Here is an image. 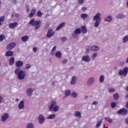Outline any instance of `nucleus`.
I'll return each mask as SVG.
<instances>
[{
	"mask_svg": "<svg viewBox=\"0 0 128 128\" xmlns=\"http://www.w3.org/2000/svg\"><path fill=\"white\" fill-rule=\"evenodd\" d=\"M30 26H34V30H38L42 26V21L40 20H35L34 18H32L28 22Z\"/></svg>",
	"mask_w": 128,
	"mask_h": 128,
	"instance_id": "obj_1",
	"label": "nucleus"
},
{
	"mask_svg": "<svg viewBox=\"0 0 128 128\" xmlns=\"http://www.w3.org/2000/svg\"><path fill=\"white\" fill-rule=\"evenodd\" d=\"M20 68H17L14 70V74L17 76V78L18 80H24V78H26V72L22 70H20Z\"/></svg>",
	"mask_w": 128,
	"mask_h": 128,
	"instance_id": "obj_2",
	"label": "nucleus"
},
{
	"mask_svg": "<svg viewBox=\"0 0 128 128\" xmlns=\"http://www.w3.org/2000/svg\"><path fill=\"white\" fill-rule=\"evenodd\" d=\"M56 104V101H52L50 105L48 106L49 112H58L60 110V107Z\"/></svg>",
	"mask_w": 128,
	"mask_h": 128,
	"instance_id": "obj_3",
	"label": "nucleus"
},
{
	"mask_svg": "<svg viewBox=\"0 0 128 128\" xmlns=\"http://www.w3.org/2000/svg\"><path fill=\"white\" fill-rule=\"evenodd\" d=\"M93 20H96L94 23L95 28H98V26H100V22L101 18H100V14L98 13L94 17Z\"/></svg>",
	"mask_w": 128,
	"mask_h": 128,
	"instance_id": "obj_4",
	"label": "nucleus"
},
{
	"mask_svg": "<svg viewBox=\"0 0 128 128\" xmlns=\"http://www.w3.org/2000/svg\"><path fill=\"white\" fill-rule=\"evenodd\" d=\"M128 73V68L125 67L123 70H120L118 71V74L120 76H126Z\"/></svg>",
	"mask_w": 128,
	"mask_h": 128,
	"instance_id": "obj_5",
	"label": "nucleus"
},
{
	"mask_svg": "<svg viewBox=\"0 0 128 128\" xmlns=\"http://www.w3.org/2000/svg\"><path fill=\"white\" fill-rule=\"evenodd\" d=\"M128 109H126L124 108H121L118 112V114H122V116H126V114H128Z\"/></svg>",
	"mask_w": 128,
	"mask_h": 128,
	"instance_id": "obj_6",
	"label": "nucleus"
},
{
	"mask_svg": "<svg viewBox=\"0 0 128 128\" xmlns=\"http://www.w3.org/2000/svg\"><path fill=\"white\" fill-rule=\"evenodd\" d=\"M54 36V31L52 28L49 29L46 34L47 38H52Z\"/></svg>",
	"mask_w": 128,
	"mask_h": 128,
	"instance_id": "obj_7",
	"label": "nucleus"
},
{
	"mask_svg": "<svg viewBox=\"0 0 128 128\" xmlns=\"http://www.w3.org/2000/svg\"><path fill=\"white\" fill-rule=\"evenodd\" d=\"M16 46V42H11L7 46H6V49L8 50H12V48H14Z\"/></svg>",
	"mask_w": 128,
	"mask_h": 128,
	"instance_id": "obj_8",
	"label": "nucleus"
},
{
	"mask_svg": "<svg viewBox=\"0 0 128 128\" xmlns=\"http://www.w3.org/2000/svg\"><path fill=\"white\" fill-rule=\"evenodd\" d=\"M82 62H90V57L88 55L82 56Z\"/></svg>",
	"mask_w": 128,
	"mask_h": 128,
	"instance_id": "obj_9",
	"label": "nucleus"
},
{
	"mask_svg": "<svg viewBox=\"0 0 128 128\" xmlns=\"http://www.w3.org/2000/svg\"><path fill=\"white\" fill-rule=\"evenodd\" d=\"M38 120L40 124H44V116L42 114H40L38 116Z\"/></svg>",
	"mask_w": 128,
	"mask_h": 128,
	"instance_id": "obj_10",
	"label": "nucleus"
},
{
	"mask_svg": "<svg viewBox=\"0 0 128 128\" xmlns=\"http://www.w3.org/2000/svg\"><path fill=\"white\" fill-rule=\"evenodd\" d=\"M77 80H78V77H76V76H72V80L70 81V84H72V86H74V84H76Z\"/></svg>",
	"mask_w": 128,
	"mask_h": 128,
	"instance_id": "obj_11",
	"label": "nucleus"
},
{
	"mask_svg": "<svg viewBox=\"0 0 128 128\" xmlns=\"http://www.w3.org/2000/svg\"><path fill=\"white\" fill-rule=\"evenodd\" d=\"M36 8H32L30 12V13L28 16L29 18H32L34 14H36Z\"/></svg>",
	"mask_w": 128,
	"mask_h": 128,
	"instance_id": "obj_12",
	"label": "nucleus"
},
{
	"mask_svg": "<svg viewBox=\"0 0 128 128\" xmlns=\"http://www.w3.org/2000/svg\"><path fill=\"white\" fill-rule=\"evenodd\" d=\"M18 22H14L12 23H10L9 24V28H16V26H18Z\"/></svg>",
	"mask_w": 128,
	"mask_h": 128,
	"instance_id": "obj_13",
	"label": "nucleus"
},
{
	"mask_svg": "<svg viewBox=\"0 0 128 128\" xmlns=\"http://www.w3.org/2000/svg\"><path fill=\"white\" fill-rule=\"evenodd\" d=\"M8 114L5 113L3 116H2V122H6L8 118Z\"/></svg>",
	"mask_w": 128,
	"mask_h": 128,
	"instance_id": "obj_14",
	"label": "nucleus"
},
{
	"mask_svg": "<svg viewBox=\"0 0 128 128\" xmlns=\"http://www.w3.org/2000/svg\"><path fill=\"white\" fill-rule=\"evenodd\" d=\"M16 68H20L24 66V62L22 61L18 60L16 62Z\"/></svg>",
	"mask_w": 128,
	"mask_h": 128,
	"instance_id": "obj_15",
	"label": "nucleus"
},
{
	"mask_svg": "<svg viewBox=\"0 0 128 128\" xmlns=\"http://www.w3.org/2000/svg\"><path fill=\"white\" fill-rule=\"evenodd\" d=\"M94 78L92 77L90 78L88 80L87 84L88 86H91V84H94Z\"/></svg>",
	"mask_w": 128,
	"mask_h": 128,
	"instance_id": "obj_16",
	"label": "nucleus"
},
{
	"mask_svg": "<svg viewBox=\"0 0 128 128\" xmlns=\"http://www.w3.org/2000/svg\"><path fill=\"white\" fill-rule=\"evenodd\" d=\"M24 108V100H22L18 104V108L19 110H22Z\"/></svg>",
	"mask_w": 128,
	"mask_h": 128,
	"instance_id": "obj_17",
	"label": "nucleus"
},
{
	"mask_svg": "<svg viewBox=\"0 0 128 128\" xmlns=\"http://www.w3.org/2000/svg\"><path fill=\"white\" fill-rule=\"evenodd\" d=\"M34 90L32 88H29L27 90L26 94L28 96H32V92Z\"/></svg>",
	"mask_w": 128,
	"mask_h": 128,
	"instance_id": "obj_18",
	"label": "nucleus"
},
{
	"mask_svg": "<svg viewBox=\"0 0 128 128\" xmlns=\"http://www.w3.org/2000/svg\"><path fill=\"white\" fill-rule=\"evenodd\" d=\"M74 116L78 118H82V114L78 111H76L74 112Z\"/></svg>",
	"mask_w": 128,
	"mask_h": 128,
	"instance_id": "obj_19",
	"label": "nucleus"
},
{
	"mask_svg": "<svg viewBox=\"0 0 128 128\" xmlns=\"http://www.w3.org/2000/svg\"><path fill=\"white\" fill-rule=\"evenodd\" d=\"M91 50L92 52H98V50H100V47H98V46H93L91 48Z\"/></svg>",
	"mask_w": 128,
	"mask_h": 128,
	"instance_id": "obj_20",
	"label": "nucleus"
},
{
	"mask_svg": "<svg viewBox=\"0 0 128 128\" xmlns=\"http://www.w3.org/2000/svg\"><path fill=\"white\" fill-rule=\"evenodd\" d=\"M66 26V22H62L56 28V30H60V28H64Z\"/></svg>",
	"mask_w": 128,
	"mask_h": 128,
	"instance_id": "obj_21",
	"label": "nucleus"
},
{
	"mask_svg": "<svg viewBox=\"0 0 128 128\" xmlns=\"http://www.w3.org/2000/svg\"><path fill=\"white\" fill-rule=\"evenodd\" d=\"M81 30L83 34H86L88 32V29H86V27L84 26H82L80 27Z\"/></svg>",
	"mask_w": 128,
	"mask_h": 128,
	"instance_id": "obj_22",
	"label": "nucleus"
},
{
	"mask_svg": "<svg viewBox=\"0 0 128 128\" xmlns=\"http://www.w3.org/2000/svg\"><path fill=\"white\" fill-rule=\"evenodd\" d=\"M14 56V52L8 50L5 54V56Z\"/></svg>",
	"mask_w": 128,
	"mask_h": 128,
	"instance_id": "obj_23",
	"label": "nucleus"
},
{
	"mask_svg": "<svg viewBox=\"0 0 128 128\" xmlns=\"http://www.w3.org/2000/svg\"><path fill=\"white\" fill-rule=\"evenodd\" d=\"M55 56L56 58H62V52L60 51H56L55 53Z\"/></svg>",
	"mask_w": 128,
	"mask_h": 128,
	"instance_id": "obj_24",
	"label": "nucleus"
},
{
	"mask_svg": "<svg viewBox=\"0 0 128 128\" xmlns=\"http://www.w3.org/2000/svg\"><path fill=\"white\" fill-rule=\"evenodd\" d=\"M14 58L11 57L9 60V64L10 66H14Z\"/></svg>",
	"mask_w": 128,
	"mask_h": 128,
	"instance_id": "obj_25",
	"label": "nucleus"
},
{
	"mask_svg": "<svg viewBox=\"0 0 128 128\" xmlns=\"http://www.w3.org/2000/svg\"><path fill=\"white\" fill-rule=\"evenodd\" d=\"M56 46H54L50 51V56H54V52H56Z\"/></svg>",
	"mask_w": 128,
	"mask_h": 128,
	"instance_id": "obj_26",
	"label": "nucleus"
},
{
	"mask_svg": "<svg viewBox=\"0 0 128 128\" xmlns=\"http://www.w3.org/2000/svg\"><path fill=\"white\" fill-rule=\"evenodd\" d=\"M113 98L114 100H118V98H120V95L118 94V93H115L113 95Z\"/></svg>",
	"mask_w": 128,
	"mask_h": 128,
	"instance_id": "obj_27",
	"label": "nucleus"
},
{
	"mask_svg": "<svg viewBox=\"0 0 128 128\" xmlns=\"http://www.w3.org/2000/svg\"><path fill=\"white\" fill-rule=\"evenodd\" d=\"M104 20V22H110V21L112 20V16H109L107 17H106Z\"/></svg>",
	"mask_w": 128,
	"mask_h": 128,
	"instance_id": "obj_28",
	"label": "nucleus"
},
{
	"mask_svg": "<svg viewBox=\"0 0 128 128\" xmlns=\"http://www.w3.org/2000/svg\"><path fill=\"white\" fill-rule=\"evenodd\" d=\"M4 20H6V17L4 16H2L0 18V26H2L4 24Z\"/></svg>",
	"mask_w": 128,
	"mask_h": 128,
	"instance_id": "obj_29",
	"label": "nucleus"
},
{
	"mask_svg": "<svg viewBox=\"0 0 128 128\" xmlns=\"http://www.w3.org/2000/svg\"><path fill=\"white\" fill-rule=\"evenodd\" d=\"M74 33L76 34H82V30H80V28H77L76 30H74Z\"/></svg>",
	"mask_w": 128,
	"mask_h": 128,
	"instance_id": "obj_30",
	"label": "nucleus"
},
{
	"mask_svg": "<svg viewBox=\"0 0 128 128\" xmlns=\"http://www.w3.org/2000/svg\"><path fill=\"white\" fill-rule=\"evenodd\" d=\"M124 14H118L116 16L117 18H118L119 20H122V18H124Z\"/></svg>",
	"mask_w": 128,
	"mask_h": 128,
	"instance_id": "obj_31",
	"label": "nucleus"
},
{
	"mask_svg": "<svg viewBox=\"0 0 128 128\" xmlns=\"http://www.w3.org/2000/svg\"><path fill=\"white\" fill-rule=\"evenodd\" d=\"M28 40V36H25L22 38V42H27Z\"/></svg>",
	"mask_w": 128,
	"mask_h": 128,
	"instance_id": "obj_32",
	"label": "nucleus"
},
{
	"mask_svg": "<svg viewBox=\"0 0 128 128\" xmlns=\"http://www.w3.org/2000/svg\"><path fill=\"white\" fill-rule=\"evenodd\" d=\"M56 118V114H52L51 115H50L47 117L48 120H54Z\"/></svg>",
	"mask_w": 128,
	"mask_h": 128,
	"instance_id": "obj_33",
	"label": "nucleus"
},
{
	"mask_svg": "<svg viewBox=\"0 0 128 128\" xmlns=\"http://www.w3.org/2000/svg\"><path fill=\"white\" fill-rule=\"evenodd\" d=\"M70 90H66L64 94L65 96H70Z\"/></svg>",
	"mask_w": 128,
	"mask_h": 128,
	"instance_id": "obj_34",
	"label": "nucleus"
},
{
	"mask_svg": "<svg viewBox=\"0 0 128 128\" xmlns=\"http://www.w3.org/2000/svg\"><path fill=\"white\" fill-rule=\"evenodd\" d=\"M105 120H106L107 122H109L110 124H112V119L110 118V117H106L104 118Z\"/></svg>",
	"mask_w": 128,
	"mask_h": 128,
	"instance_id": "obj_35",
	"label": "nucleus"
},
{
	"mask_svg": "<svg viewBox=\"0 0 128 128\" xmlns=\"http://www.w3.org/2000/svg\"><path fill=\"white\" fill-rule=\"evenodd\" d=\"M80 16L82 18V20H86V18H88V14H82L80 15Z\"/></svg>",
	"mask_w": 128,
	"mask_h": 128,
	"instance_id": "obj_36",
	"label": "nucleus"
},
{
	"mask_svg": "<svg viewBox=\"0 0 128 128\" xmlns=\"http://www.w3.org/2000/svg\"><path fill=\"white\" fill-rule=\"evenodd\" d=\"M36 14L38 18H42V16L43 14L42 12H40V10H39L36 12Z\"/></svg>",
	"mask_w": 128,
	"mask_h": 128,
	"instance_id": "obj_37",
	"label": "nucleus"
},
{
	"mask_svg": "<svg viewBox=\"0 0 128 128\" xmlns=\"http://www.w3.org/2000/svg\"><path fill=\"white\" fill-rule=\"evenodd\" d=\"M104 76L102 75L100 78V82H104Z\"/></svg>",
	"mask_w": 128,
	"mask_h": 128,
	"instance_id": "obj_38",
	"label": "nucleus"
},
{
	"mask_svg": "<svg viewBox=\"0 0 128 128\" xmlns=\"http://www.w3.org/2000/svg\"><path fill=\"white\" fill-rule=\"evenodd\" d=\"M128 42V35L125 36L123 38V42Z\"/></svg>",
	"mask_w": 128,
	"mask_h": 128,
	"instance_id": "obj_39",
	"label": "nucleus"
},
{
	"mask_svg": "<svg viewBox=\"0 0 128 128\" xmlns=\"http://www.w3.org/2000/svg\"><path fill=\"white\" fill-rule=\"evenodd\" d=\"M27 128H34V124L32 123H29L27 124Z\"/></svg>",
	"mask_w": 128,
	"mask_h": 128,
	"instance_id": "obj_40",
	"label": "nucleus"
},
{
	"mask_svg": "<svg viewBox=\"0 0 128 128\" xmlns=\"http://www.w3.org/2000/svg\"><path fill=\"white\" fill-rule=\"evenodd\" d=\"M6 38V36L4 34H0V42H2Z\"/></svg>",
	"mask_w": 128,
	"mask_h": 128,
	"instance_id": "obj_41",
	"label": "nucleus"
},
{
	"mask_svg": "<svg viewBox=\"0 0 128 128\" xmlns=\"http://www.w3.org/2000/svg\"><path fill=\"white\" fill-rule=\"evenodd\" d=\"M116 106V102H112L111 103V108H114Z\"/></svg>",
	"mask_w": 128,
	"mask_h": 128,
	"instance_id": "obj_42",
	"label": "nucleus"
},
{
	"mask_svg": "<svg viewBox=\"0 0 128 128\" xmlns=\"http://www.w3.org/2000/svg\"><path fill=\"white\" fill-rule=\"evenodd\" d=\"M26 70H30V68H32V65L30 64H26Z\"/></svg>",
	"mask_w": 128,
	"mask_h": 128,
	"instance_id": "obj_43",
	"label": "nucleus"
},
{
	"mask_svg": "<svg viewBox=\"0 0 128 128\" xmlns=\"http://www.w3.org/2000/svg\"><path fill=\"white\" fill-rule=\"evenodd\" d=\"M72 98H76V96H78V94H76V92H73L72 94Z\"/></svg>",
	"mask_w": 128,
	"mask_h": 128,
	"instance_id": "obj_44",
	"label": "nucleus"
},
{
	"mask_svg": "<svg viewBox=\"0 0 128 128\" xmlns=\"http://www.w3.org/2000/svg\"><path fill=\"white\" fill-rule=\"evenodd\" d=\"M102 121H98L96 124V128H100V125L102 124Z\"/></svg>",
	"mask_w": 128,
	"mask_h": 128,
	"instance_id": "obj_45",
	"label": "nucleus"
},
{
	"mask_svg": "<svg viewBox=\"0 0 128 128\" xmlns=\"http://www.w3.org/2000/svg\"><path fill=\"white\" fill-rule=\"evenodd\" d=\"M60 40L63 42H66V40H68L66 37H62Z\"/></svg>",
	"mask_w": 128,
	"mask_h": 128,
	"instance_id": "obj_46",
	"label": "nucleus"
},
{
	"mask_svg": "<svg viewBox=\"0 0 128 128\" xmlns=\"http://www.w3.org/2000/svg\"><path fill=\"white\" fill-rule=\"evenodd\" d=\"M108 91L110 92H116V90H114V88H109L108 89Z\"/></svg>",
	"mask_w": 128,
	"mask_h": 128,
	"instance_id": "obj_47",
	"label": "nucleus"
},
{
	"mask_svg": "<svg viewBox=\"0 0 128 128\" xmlns=\"http://www.w3.org/2000/svg\"><path fill=\"white\" fill-rule=\"evenodd\" d=\"M67 62H68V59H64L62 61V64H66Z\"/></svg>",
	"mask_w": 128,
	"mask_h": 128,
	"instance_id": "obj_48",
	"label": "nucleus"
},
{
	"mask_svg": "<svg viewBox=\"0 0 128 128\" xmlns=\"http://www.w3.org/2000/svg\"><path fill=\"white\" fill-rule=\"evenodd\" d=\"M26 12H30V6L28 5L26 6Z\"/></svg>",
	"mask_w": 128,
	"mask_h": 128,
	"instance_id": "obj_49",
	"label": "nucleus"
},
{
	"mask_svg": "<svg viewBox=\"0 0 128 128\" xmlns=\"http://www.w3.org/2000/svg\"><path fill=\"white\" fill-rule=\"evenodd\" d=\"M84 2V0H78V3L80 4H82Z\"/></svg>",
	"mask_w": 128,
	"mask_h": 128,
	"instance_id": "obj_50",
	"label": "nucleus"
},
{
	"mask_svg": "<svg viewBox=\"0 0 128 128\" xmlns=\"http://www.w3.org/2000/svg\"><path fill=\"white\" fill-rule=\"evenodd\" d=\"M124 64H125L124 61H122V62H120V66H124Z\"/></svg>",
	"mask_w": 128,
	"mask_h": 128,
	"instance_id": "obj_51",
	"label": "nucleus"
},
{
	"mask_svg": "<svg viewBox=\"0 0 128 128\" xmlns=\"http://www.w3.org/2000/svg\"><path fill=\"white\" fill-rule=\"evenodd\" d=\"M96 58V54L94 53L92 54V58Z\"/></svg>",
	"mask_w": 128,
	"mask_h": 128,
	"instance_id": "obj_52",
	"label": "nucleus"
},
{
	"mask_svg": "<svg viewBox=\"0 0 128 128\" xmlns=\"http://www.w3.org/2000/svg\"><path fill=\"white\" fill-rule=\"evenodd\" d=\"M36 50H38V48H36V47H34L33 52H36Z\"/></svg>",
	"mask_w": 128,
	"mask_h": 128,
	"instance_id": "obj_53",
	"label": "nucleus"
},
{
	"mask_svg": "<svg viewBox=\"0 0 128 128\" xmlns=\"http://www.w3.org/2000/svg\"><path fill=\"white\" fill-rule=\"evenodd\" d=\"M82 10H83V12H86V10L87 8L86 7H82Z\"/></svg>",
	"mask_w": 128,
	"mask_h": 128,
	"instance_id": "obj_54",
	"label": "nucleus"
},
{
	"mask_svg": "<svg viewBox=\"0 0 128 128\" xmlns=\"http://www.w3.org/2000/svg\"><path fill=\"white\" fill-rule=\"evenodd\" d=\"M86 54H88L90 52V49L86 48Z\"/></svg>",
	"mask_w": 128,
	"mask_h": 128,
	"instance_id": "obj_55",
	"label": "nucleus"
},
{
	"mask_svg": "<svg viewBox=\"0 0 128 128\" xmlns=\"http://www.w3.org/2000/svg\"><path fill=\"white\" fill-rule=\"evenodd\" d=\"M92 104H94V105L98 104V102L94 101L92 102Z\"/></svg>",
	"mask_w": 128,
	"mask_h": 128,
	"instance_id": "obj_56",
	"label": "nucleus"
},
{
	"mask_svg": "<svg viewBox=\"0 0 128 128\" xmlns=\"http://www.w3.org/2000/svg\"><path fill=\"white\" fill-rule=\"evenodd\" d=\"M2 98L0 96V104H2Z\"/></svg>",
	"mask_w": 128,
	"mask_h": 128,
	"instance_id": "obj_57",
	"label": "nucleus"
},
{
	"mask_svg": "<svg viewBox=\"0 0 128 128\" xmlns=\"http://www.w3.org/2000/svg\"><path fill=\"white\" fill-rule=\"evenodd\" d=\"M126 98H128V92H127L125 96Z\"/></svg>",
	"mask_w": 128,
	"mask_h": 128,
	"instance_id": "obj_58",
	"label": "nucleus"
},
{
	"mask_svg": "<svg viewBox=\"0 0 128 128\" xmlns=\"http://www.w3.org/2000/svg\"><path fill=\"white\" fill-rule=\"evenodd\" d=\"M126 106L127 108H128V102L126 103Z\"/></svg>",
	"mask_w": 128,
	"mask_h": 128,
	"instance_id": "obj_59",
	"label": "nucleus"
},
{
	"mask_svg": "<svg viewBox=\"0 0 128 128\" xmlns=\"http://www.w3.org/2000/svg\"><path fill=\"white\" fill-rule=\"evenodd\" d=\"M126 92H128V86H126Z\"/></svg>",
	"mask_w": 128,
	"mask_h": 128,
	"instance_id": "obj_60",
	"label": "nucleus"
},
{
	"mask_svg": "<svg viewBox=\"0 0 128 128\" xmlns=\"http://www.w3.org/2000/svg\"><path fill=\"white\" fill-rule=\"evenodd\" d=\"M55 82L54 81H53L52 82V86H54V84H55Z\"/></svg>",
	"mask_w": 128,
	"mask_h": 128,
	"instance_id": "obj_61",
	"label": "nucleus"
},
{
	"mask_svg": "<svg viewBox=\"0 0 128 128\" xmlns=\"http://www.w3.org/2000/svg\"><path fill=\"white\" fill-rule=\"evenodd\" d=\"M126 64H128V57L127 58H126Z\"/></svg>",
	"mask_w": 128,
	"mask_h": 128,
	"instance_id": "obj_62",
	"label": "nucleus"
},
{
	"mask_svg": "<svg viewBox=\"0 0 128 128\" xmlns=\"http://www.w3.org/2000/svg\"><path fill=\"white\" fill-rule=\"evenodd\" d=\"M126 122L127 124H128V118L126 120Z\"/></svg>",
	"mask_w": 128,
	"mask_h": 128,
	"instance_id": "obj_63",
	"label": "nucleus"
},
{
	"mask_svg": "<svg viewBox=\"0 0 128 128\" xmlns=\"http://www.w3.org/2000/svg\"><path fill=\"white\" fill-rule=\"evenodd\" d=\"M103 128H108V127H106V125H103Z\"/></svg>",
	"mask_w": 128,
	"mask_h": 128,
	"instance_id": "obj_64",
	"label": "nucleus"
}]
</instances>
